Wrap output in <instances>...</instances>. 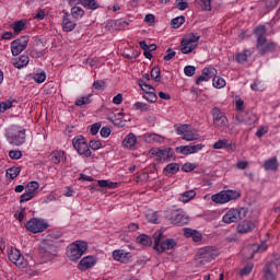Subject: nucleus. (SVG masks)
Returning a JSON list of instances; mask_svg holds the SVG:
<instances>
[{
  "mask_svg": "<svg viewBox=\"0 0 280 280\" xmlns=\"http://www.w3.org/2000/svg\"><path fill=\"white\" fill-rule=\"evenodd\" d=\"M183 23H185V16L184 15L174 18L171 21V27H173V30H178V27H180V25H183Z\"/></svg>",
  "mask_w": 280,
  "mask_h": 280,
  "instance_id": "4c0bfd02",
  "label": "nucleus"
},
{
  "mask_svg": "<svg viewBox=\"0 0 280 280\" xmlns=\"http://www.w3.org/2000/svg\"><path fill=\"white\" fill-rule=\"evenodd\" d=\"M241 196L242 194L236 190H222L219 194L212 195L211 200L217 205H226V202H231V200H237Z\"/></svg>",
  "mask_w": 280,
  "mask_h": 280,
  "instance_id": "20e7f679",
  "label": "nucleus"
},
{
  "mask_svg": "<svg viewBox=\"0 0 280 280\" xmlns=\"http://www.w3.org/2000/svg\"><path fill=\"white\" fill-rule=\"evenodd\" d=\"M144 100H147V102H151L154 103L156 102V100H159V96H156L155 92H149L147 94H144Z\"/></svg>",
  "mask_w": 280,
  "mask_h": 280,
  "instance_id": "13d9d810",
  "label": "nucleus"
},
{
  "mask_svg": "<svg viewBox=\"0 0 280 280\" xmlns=\"http://www.w3.org/2000/svg\"><path fill=\"white\" fill-rule=\"evenodd\" d=\"M160 158L158 159L159 163H165L166 161H172L174 159V149L166 148L159 151Z\"/></svg>",
  "mask_w": 280,
  "mask_h": 280,
  "instance_id": "6ab92c4d",
  "label": "nucleus"
},
{
  "mask_svg": "<svg viewBox=\"0 0 280 280\" xmlns=\"http://www.w3.org/2000/svg\"><path fill=\"white\" fill-rule=\"evenodd\" d=\"M71 15L73 19H82L84 16V9L82 7H72L71 9Z\"/></svg>",
  "mask_w": 280,
  "mask_h": 280,
  "instance_id": "e433bc0d",
  "label": "nucleus"
},
{
  "mask_svg": "<svg viewBox=\"0 0 280 280\" xmlns=\"http://www.w3.org/2000/svg\"><path fill=\"white\" fill-rule=\"evenodd\" d=\"M212 84L215 89H224L226 86V81L220 77H214Z\"/></svg>",
  "mask_w": 280,
  "mask_h": 280,
  "instance_id": "79ce46f5",
  "label": "nucleus"
},
{
  "mask_svg": "<svg viewBox=\"0 0 280 280\" xmlns=\"http://www.w3.org/2000/svg\"><path fill=\"white\" fill-rule=\"evenodd\" d=\"M255 35L257 38V43H261V40H265L266 39V26L259 25L258 27H256Z\"/></svg>",
  "mask_w": 280,
  "mask_h": 280,
  "instance_id": "473e14b6",
  "label": "nucleus"
},
{
  "mask_svg": "<svg viewBox=\"0 0 280 280\" xmlns=\"http://www.w3.org/2000/svg\"><path fill=\"white\" fill-rule=\"evenodd\" d=\"M264 167L267 172H275L279 167V163H277V158H272L267 160L264 164Z\"/></svg>",
  "mask_w": 280,
  "mask_h": 280,
  "instance_id": "cd10ccee",
  "label": "nucleus"
},
{
  "mask_svg": "<svg viewBox=\"0 0 280 280\" xmlns=\"http://www.w3.org/2000/svg\"><path fill=\"white\" fill-rule=\"evenodd\" d=\"M9 260L18 268H27V260L19 249H11L9 253Z\"/></svg>",
  "mask_w": 280,
  "mask_h": 280,
  "instance_id": "ddd939ff",
  "label": "nucleus"
},
{
  "mask_svg": "<svg viewBox=\"0 0 280 280\" xmlns=\"http://www.w3.org/2000/svg\"><path fill=\"white\" fill-rule=\"evenodd\" d=\"M195 198H196V190H187L179 196L178 200L180 202H189L190 200H194Z\"/></svg>",
  "mask_w": 280,
  "mask_h": 280,
  "instance_id": "c85d7f7f",
  "label": "nucleus"
},
{
  "mask_svg": "<svg viewBox=\"0 0 280 280\" xmlns=\"http://www.w3.org/2000/svg\"><path fill=\"white\" fill-rule=\"evenodd\" d=\"M182 139L184 141H198V139H200V135L196 131H190L188 130L183 137Z\"/></svg>",
  "mask_w": 280,
  "mask_h": 280,
  "instance_id": "72a5a7b5",
  "label": "nucleus"
},
{
  "mask_svg": "<svg viewBox=\"0 0 280 280\" xmlns=\"http://www.w3.org/2000/svg\"><path fill=\"white\" fill-rule=\"evenodd\" d=\"M189 130V125L185 124V125H180L176 127V132L177 135H183V137L185 136V133Z\"/></svg>",
  "mask_w": 280,
  "mask_h": 280,
  "instance_id": "052dcab7",
  "label": "nucleus"
},
{
  "mask_svg": "<svg viewBox=\"0 0 280 280\" xmlns=\"http://www.w3.org/2000/svg\"><path fill=\"white\" fill-rule=\"evenodd\" d=\"M19 174H21V167L13 166L7 170V178L11 180H14Z\"/></svg>",
  "mask_w": 280,
  "mask_h": 280,
  "instance_id": "f704fd0d",
  "label": "nucleus"
},
{
  "mask_svg": "<svg viewBox=\"0 0 280 280\" xmlns=\"http://www.w3.org/2000/svg\"><path fill=\"white\" fill-rule=\"evenodd\" d=\"M198 40H200V36L194 33L183 38L179 46L182 54H191L198 47Z\"/></svg>",
  "mask_w": 280,
  "mask_h": 280,
  "instance_id": "39448f33",
  "label": "nucleus"
},
{
  "mask_svg": "<svg viewBox=\"0 0 280 280\" xmlns=\"http://www.w3.org/2000/svg\"><path fill=\"white\" fill-rule=\"evenodd\" d=\"M235 121L236 124H248L249 126L255 124V121H257V116H255L254 114H244L240 113L236 114L235 116Z\"/></svg>",
  "mask_w": 280,
  "mask_h": 280,
  "instance_id": "f3484780",
  "label": "nucleus"
},
{
  "mask_svg": "<svg viewBox=\"0 0 280 280\" xmlns=\"http://www.w3.org/2000/svg\"><path fill=\"white\" fill-rule=\"evenodd\" d=\"M174 56H176V51H174L172 48L166 49V55L164 56L165 62H170Z\"/></svg>",
  "mask_w": 280,
  "mask_h": 280,
  "instance_id": "e2e57ef3",
  "label": "nucleus"
},
{
  "mask_svg": "<svg viewBox=\"0 0 280 280\" xmlns=\"http://www.w3.org/2000/svg\"><path fill=\"white\" fill-rule=\"evenodd\" d=\"M267 264H271V268H279L280 266V256L279 254L273 255V259L271 261H267Z\"/></svg>",
  "mask_w": 280,
  "mask_h": 280,
  "instance_id": "4d7b16f0",
  "label": "nucleus"
},
{
  "mask_svg": "<svg viewBox=\"0 0 280 280\" xmlns=\"http://www.w3.org/2000/svg\"><path fill=\"white\" fill-rule=\"evenodd\" d=\"M60 159H63V161H67V158H65V151L62 152L54 151L50 153V161L55 165H58V163H60Z\"/></svg>",
  "mask_w": 280,
  "mask_h": 280,
  "instance_id": "7c9ffc66",
  "label": "nucleus"
},
{
  "mask_svg": "<svg viewBox=\"0 0 280 280\" xmlns=\"http://www.w3.org/2000/svg\"><path fill=\"white\" fill-rule=\"evenodd\" d=\"M163 231H158L153 234V249L158 253H165V250H172V248H176L177 243L174 238H166L163 241Z\"/></svg>",
  "mask_w": 280,
  "mask_h": 280,
  "instance_id": "f257e3e1",
  "label": "nucleus"
},
{
  "mask_svg": "<svg viewBox=\"0 0 280 280\" xmlns=\"http://www.w3.org/2000/svg\"><path fill=\"white\" fill-rule=\"evenodd\" d=\"M137 242L142 246H152V238L147 234H141L138 236Z\"/></svg>",
  "mask_w": 280,
  "mask_h": 280,
  "instance_id": "c9c22d12",
  "label": "nucleus"
},
{
  "mask_svg": "<svg viewBox=\"0 0 280 280\" xmlns=\"http://www.w3.org/2000/svg\"><path fill=\"white\" fill-rule=\"evenodd\" d=\"M215 68H205L202 74L196 80V84H201V82H209L213 75H215Z\"/></svg>",
  "mask_w": 280,
  "mask_h": 280,
  "instance_id": "a211bd4d",
  "label": "nucleus"
},
{
  "mask_svg": "<svg viewBox=\"0 0 280 280\" xmlns=\"http://www.w3.org/2000/svg\"><path fill=\"white\" fill-rule=\"evenodd\" d=\"M34 194L26 190L23 195L20 197V202H28V200H32L34 198Z\"/></svg>",
  "mask_w": 280,
  "mask_h": 280,
  "instance_id": "bf43d9fd",
  "label": "nucleus"
},
{
  "mask_svg": "<svg viewBox=\"0 0 280 280\" xmlns=\"http://www.w3.org/2000/svg\"><path fill=\"white\" fill-rule=\"evenodd\" d=\"M144 141L147 143H163L165 141V138L158 133H145Z\"/></svg>",
  "mask_w": 280,
  "mask_h": 280,
  "instance_id": "393cba45",
  "label": "nucleus"
},
{
  "mask_svg": "<svg viewBox=\"0 0 280 280\" xmlns=\"http://www.w3.org/2000/svg\"><path fill=\"white\" fill-rule=\"evenodd\" d=\"M88 148L90 150H100V148H102V141H100V140H91L89 142Z\"/></svg>",
  "mask_w": 280,
  "mask_h": 280,
  "instance_id": "6e6d98bb",
  "label": "nucleus"
},
{
  "mask_svg": "<svg viewBox=\"0 0 280 280\" xmlns=\"http://www.w3.org/2000/svg\"><path fill=\"white\" fill-rule=\"evenodd\" d=\"M62 30L63 32H73L75 30V22L71 21V15L69 13L63 14L62 19Z\"/></svg>",
  "mask_w": 280,
  "mask_h": 280,
  "instance_id": "412c9836",
  "label": "nucleus"
},
{
  "mask_svg": "<svg viewBox=\"0 0 280 280\" xmlns=\"http://www.w3.org/2000/svg\"><path fill=\"white\" fill-rule=\"evenodd\" d=\"M38 255L44 261H51L58 255V247L54 243L44 241L38 247Z\"/></svg>",
  "mask_w": 280,
  "mask_h": 280,
  "instance_id": "7ed1b4c3",
  "label": "nucleus"
},
{
  "mask_svg": "<svg viewBox=\"0 0 280 280\" xmlns=\"http://www.w3.org/2000/svg\"><path fill=\"white\" fill-rule=\"evenodd\" d=\"M13 65L15 69H23V67H27L30 65V57L27 55H22Z\"/></svg>",
  "mask_w": 280,
  "mask_h": 280,
  "instance_id": "c756f323",
  "label": "nucleus"
},
{
  "mask_svg": "<svg viewBox=\"0 0 280 280\" xmlns=\"http://www.w3.org/2000/svg\"><path fill=\"white\" fill-rule=\"evenodd\" d=\"M89 250V244L84 241H75L67 247V257L70 261H78Z\"/></svg>",
  "mask_w": 280,
  "mask_h": 280,
  "instance_id": "f03ea898",
  "label": "nucleus"
},
{
  "mask_svg": "<svg viewBox=\"0 0 280 280\" xmlns=\"http://www.w3.org/2000/svg\"><path fill=\"white\" fill-rule=\"evenodd\" d=\"M218 257V254H215V250L211 247H205L197 252L196 259L199 264L205 266V264H209L210 261H213Z\"/></svg>",
  "mask_w": 280,
  "mask_h": 280,
  "instance_id": "1a4fd4ad",
  "label": "nucleus"
},
{
  "mask_svg": "<svg viewBox=\"0 0 280 280\" xmlns=\"http://www.w3.org/2000/svg\"><path fill=\"white\" fill-rule=\"evenodd\" d=\"M25 129L18 131L16 133L12 135L9 139L10 143L13 145H23L25 143Z\"/></svg>",
  "mask_w": 280,
  "mask_h": 280,
  "instance_id": "aec40b11",
  "label": "nucleus"
},
{
  "mask_svg": "<svg viewBox=\"0 0 280 280\" xmlns=\"http://www.w3.org/2000/svg\"><path fill=\"white\" fill-rule=\"evenodd\" d=\"M122 145L129 150H135V145H137V136H135V133L127 135L122 141Z\"/></svg>",
  "mask_w": 280,
  "mask_h": 280,
  "instance_id": "b1692460",
  "label": "nucleus"
},
{
  "mask_svg": "<svg viewBox=\"0 0 280 280\" xmlns=\"http://www.w3.org/2000/svg\"><path fill=\"white\" fill-rule=\"evenodd\" d=\"M256 49L260 56H266V54H275V51H277V43L268 42L266 38L256 43Z\"/></svg>",
  "mask_w": 280,
  "mask_h": 280,
  "instance_id": "f8f14e48",
  "label": "nucleus"
},
{
  "mask_svg": "<svg viewBox=\"0 0 280 280\" xmlns=\"http://www.w3.org/2000/svg\"><path fill=\"white\" fill-rule=\"evenodd\" d=\"M100 128H102V122H95L91 126L90 132L91 135L95 136L97 132H100Z\"/></svg>",
  "mask_w": 280,
  "mask_h": 280,
  "instance_id": "0e129e2a",
  "label": "nucleus"
},
{
  "mask_svg": "<svg viewBox=\"0 0 280 280\" xmlns=\"http://www.w3.org/2000/svg\"><path fill=\"white\" fill-rule=\"evenodd\" d=\"M39 187H40V184H38V182H30L26 185V191L33 194V196H36V191H38Z\"/></svg>",
  "mask_w": 280,
  "mask_h": 280,
  "instance_id": "a19ab883",
  "label": "nucleus"
},
{
  "mask_svg": "<svg viewBox=\"0 0 280 280\" xmlns=\"http://www.w3.org/2000/svg\"><path fill=\"white\" fill-rule=\"evenodd\" d=\"M27 43H30V36L24 35L11 43V51L13 56H19L22 51L27 49Z\"/></svg>",
  "mask_w": 280,
  "mask_h": 280,
  "instance_id": "9b49d317",
  "label": "nucleus"
},
{
  "mask_svg": "<svg viewBox=\"0 0 280 280\" xmlns=\"http://www.w3.org/2000/svg\"><path fill=\"white\" fill-rule=\"evenodd\" d=\"M145 219L148 220V222H152L153 224H158L159 223V213L154 212L152 210H149L145 214Z\"/></svg>",
  "mask_w": 280,
  "mask_h": 280,
  "instance_id": "ea45409f",
  "label": "nucleus"
},
{
  "mask_svg": "<svg viewBox=\"0 0 280 280\" xmlns=\"http://www.w3.org/2000/svg\"><path fill=\"white\" fill-rule=\"evenodd\" d=\"M49 224L45 222V220L33 218L26 222L25 229L31 233H43V231H47Z\"/></svg>",
  "mask_w": 280,
  "mask_h": 280,
  "instance_id": "9d476101",
  "label": "nucleus"
},
{
  "mask_svg": "<svg viewBox=\"0 0 280 280\" xmlns=\"http://www.w3.org/2000/svg\"><path fill=\"white\" fill-rule=\"evenodd\" d=\"M179 170H180V164H178V163H170L163 170V174H164V176H174V174H177V172Z\"/></svg>",
  "mask_w": 280,
  "mask_h": 280,
  "instance_id": "a878e982",
  "label": "nucleus"
},
{
  "mask_svg": "<svg viewBox=\"0 0 280 280\" xmlns=\"http://www.w3.org/2000/svg\"><path fill=\"white\" fill-rule=\"evenodd\" d=\"M253 264H248L246 265L241 271L240 275L241 277H248V275H250L253 272Z\"/></svg>",
  "mask_w": 280,
  "mask_h": 280,
  "instance_id": "09e8293b",
  "label": "nucleus"
},
{
  "mask_svg": "<svg viewBox=\"0 0 280 280\" xmlns=\"http://www.w3.org/2000/svg\"><path fill=\"white\" fill-rule=\"evenodd\" d=\"M113 257L115 261H120V264H130V261H132V254L124 249L114 250Z\"/></svg>",
  "mask_w": 280,
  "mask_h": 280,
  "instance_id": "2eb2a0df",
  "label": "nucleus"
},
{
  "mask_svg": "<svg viewBox=\"0 0 280 280\" xmlns=\"http://www.w3.org/2000/svg\"><path fill=\"white\" fill-rule=\"evenodd\" d=\"M262 272L265 280H277V271L272 268V264L266 262Z\"/></svg>",
  "mask_w": 280,
  "mask_h": 280,
  "instance_id": "5701e85b",
  "label": "nucleus"
},
{
  "mask_svg": "<svg viewBox=\"0 0 280 280\" xmlns=\"http://www.w3.org/2000/svg\"><path fill=\"white\" fill-rule=\"evenodd\" d=\"M196 3H201V9L211 12V0H197Z\"/></svg>",
  "mask_w": 280,
  "mask_h": 280,
  "instance_id": "8fccbe9b",
  "label": "nucleus"
},
{
  "mask_svg": "<svg viewBox=\"0 0 280 280\" xmlns=\"http://www.w3.org/2000/svg\"><path fill=\"white\" fill-rule=\"evenodd\" d=\"M248 210L246 208L231 209L223 215V222L225 224H232L233 222H240L246 218Z\"/></svg>",
  "mask_w": 280,
  "mask_h": 280,
  "instance_id": "423d86ee",
  "label": "nucleus"
},
{
  "mask_svg": "<svg viewBox=\"0 0 280 280\" xmlns=\"http://www.w3.org/2000/svg\"><path fill=\"white\" fill-rule=\"evenodd\" d=\"M33 80L37 84H43V82H45V80H47V74L44 71L40 73H36L33 75Z\"/></svg>",
  "mask_w": 280,
  "mask_h": 280,
  "instance_id": "a18cd8bd",
  "label": "nucleus"
},
{
  "mask_svg": "<svg viewBox=\"0 0 280 280\" xmlns=\"http://www.w3.org/2000/svg\"><path fill=\"white\" fill-rule=\"evenodd\" d=\"M168 220L171 224H174L175 226H185V224H189V215L179 211H173L168 217Z\"/></svg>",
  "mask_w": 280,
  "mask_h": 280,
  "instance_id": "4468645a",
  "label": "nucleus"
},
{
  "mask_svg": "<svg viewBox=\"0 0 280 280\" xmlns=\"http://www.w3.org/2000/svg\"><path fill=\"white\" fill-rule=\"evenodd\" d=\"M184 73L188 78H192V75H196V67H194V66H186L184 68Z\"/></svg>",
  "mask_w": 280,
  "mask_h": 280,
  "instance_id": "5fc2aeb1",
  "label": "nucleus"
},
{
  "mask_svg": "<svg viewBox=\"0 0 280 280\" xmlns=\"http://www.w3.org/2000/svg\"><path fill=\"white\" fill-rule=\"evenodd\" d=\"M194 170H196L195 164H191V163H189V162L185 163V164L182 166V171H183V172H194Z\"/></svg>",
  "mask_w": 280,
  "mask_h": 280,
  "instance_id": "338daca9",
  "label": "nucleus"
},
{
  "mask_svg": "<svg viewBox=\"0 0 280 280\" xmlns=\"http://www.w3.org/2000/svg\"><path fill=\"white\" fill-rule=\"evenodd\" d=\"M93 89H95V91H104V89H106V81L104 80L94 81Z\"/></svg>",
  "mask_w": 280,
  "mask_h": 280,
  "instance_id": "3c124183",
  "label": "nucleus"
},
{
  "mask_svg": "<svg viewBox=\"0 0 280 280\" xmlns=\"http://www.w3.org/2000/svg\"><path fill=\"white\" fill-rule=\"evenodd\" d=\"M151 78L155 82H161V69H159V67L152 68V70H151Z\"/></svg>",
  "mask_w": 280,
  "mask_h": 280,
  "instance_id": "49530a36",
  "label": "nucleus"
},
{
  "mask_svg": "<svg viewBox=\"0 0 280 280\" xmlns=\"http://www.w3.org/2000/svg\"><path fill=\"white\" fill-rule=\"evenodd\" d=\"M23 30H25V22L18 21L14 23L13 25L14 34H20V32H23Z\"/></svg>",
  "mask_w": 280,
  "mask_h": 280,
  "instance_id": "de8ad7c7",
  "label": "nucleus"
},
{
  "mask_svg": "<svg viewBox=\"0 0 280 280\" xmlns=\"http://www.w3.org/2000/svg\"><path fill=\"white\" fill-rule=\"evenodd\" d=\"M97 264V260L93 256H86L82 258L78 265L79 270H82V272L89 270V268H93Z\"/></svg>",
  "mask_w": 280,
  "mask_h": 280,
  "instance_id": "dca6fc26",
  "label": "nucleus"
},
{
  "mask_svg": "<svg viewBox=\"0 0 280 280\" xmlns=\"http://www.w3.org/2000/svg\"><path fill=\"white\" fill-rule=\"evenodd\" d=\"M176 152L184 154V156H189V154H191V150L189 145L177 147Z\"/></svg>",
  "mask_w": 280,
  "mask_h": 280,
  "instance_id": "603ef678",
  "label": "nucleus"
},
{
  "mask_svg": "<svg viewBox=\"0 0 280 280\" xmlns=\"http://www.w3.org/2000/svg\"><path fill=\"white\" fill-rule=\"evenodd\" d=\"M255 229V223L253 221H243L237 225L238 233H250Z\"/></svg>",
  "mask_w": 280,
  "mask_h": 280,
  "instance_id": "bb28decb",
  "label": "nucleus"
},
{
  "mask_svg": "<svg viewBox=\"0 0 280 280\" xmlns=\"http://www.w3.org/2000/svg\"><path fill=\"white\" fill-rule=\"evenodd\" d=\"M10 108H12V102L7 101V102L0 103V115Z\"/></svg>",
  "mask_w": 280,
  "mask_h": 280,
  "instance_id": "680f3d73",
  "label": "nucleus"
},
{
  "mask_svg": "<svg viewBox=\"0 0 280 280\" xmlns=\"http://www.w3.org/2000/svg\"><path fill=\"white\" fill-rule=\"evenodd\" d=\"M211 115L213 125L218 130H226L229 128V118H226V115L220 108H212Z\"/></svg>",
  "mask_w": 280,
  "mask_h": 280,
  "instance_id": "0eeeda50",
  "label": "nucleus"
},
{
  "mask_svg": "<svg viewBox=\"0 0 280 280\" xmlns=\"http://www.w3.org/2000/svg\"><path fill=\"white\" fill-rule=\"evenodd\" d=\"M190 148V154H196V152H200L205 148V144H195V145H189Z\"/></svg>",
  "mask_w": 280,
  "mask_h": 280,
  "instance_id": "774afa93",
  "label": "nucleus"
},
{
  "mask_svg": "<svg viewBox=\"0 0 280 280\" xmlns=\"http://www.w3.org/2000/svg\"><path fill=\"white\" fill-rule=\"evenodd\" d=\"M248 56H253L250 50H244V52H240L236 55L235 60L240 63L246 62V60H248Z\"/></svg>",
  "mask_w": 280,
  "mask_h": 280,
  "instance_id": "58836bf2",
  "label": "nucleus"
},
{
  "mask_svg": "<svg viewBox=\"0 0 280 280\" xmlns=\"http://www.w3.org/2000/svg\"><path fill=\"white\" fill-rule=\"evenodd\" d=\"M91 97H93V94H89L88 96H82L78 98L74 104L75 106H84V104H91Z\"/></svg>",
  "mask_w": 280,
  "mask_h": 280,
  "instance_id": "37998d69",
  "label": "nucleus"
},
{
  "mask_svg": "<svg viewBox=\"0 0 280 280\" xmlns=\"http://www.w3.org/2000/svg\"><path fill=\"white\" fill-rule=\"evenodd\" d=\"M78 4L83 5V8H88V10H97V1L95 0H78Z\"/></svg>",
  "mask_w": 280,
  "mask_h": 280,
  "instance_id": "2f4dec72",
  "label": "nucleus"
},
{
  "mask_svg": "<svg viewBox=\"0 0 280 280\" xmlns=\"http://www.w3.org/2000/svg\"><path fill=\"white\" fill-rule=\"evenodd\" d=\"M9 156H10V159L19 161V159H21V156H23V152L12 150L9 152Z\"/></svg>",
  "mask_w": 280,
  "mask_h": 280,
  "instance_id": "69168bd1",
  "label": "nucleus"
},
{
  "mask_svg": "<svg viewBox=\"0 0 280 280\" xmlns=\"http://www.w3.org/2000/svg\"><path fill=\"white\" fill-rule=\"evenodd\" d=\"M222 148H231V144L229 143V140H226V139L219 140L218 142H215L213 144L214 150H222Z\"/></svg>",
  "mask_w": 280,
  "mask_h": 280,
  "instance_id": "c03bdc74",
  "label": "nucleus"
},
{
  "mask_svg": "<svg viewBox=\"0 0 280 280\" xmlns=\"http://www.w3.org/2000/svg\"><path fill=\"white\" fill-rule=\"evenodd\" d=\"M72 145L74 150L81 155L89 159L91 156V149L89 148V143L86 142V138L80 136L79 138H74L72 140Z\"/></svg>",
  "mask_w": 280,
  "mask_h": 280,
  "instance_id": "6e6552de",
  "label": "nucleus"
},
{
  "mask_svg": "<svg viewBox=\"0 0 280 280\" xmlns=\"http://www.w3.org/2000/svg\"><path fill=\"white\" fill-rule=\"evenodd\" d=\"M133 106L136 110H141V113H145L150 108V105L141 102H137Z\"/></svg>",
  "mask_w": 280,
  "mask_h": 280,
  "instance_id": "864d4df0",
  "label": "nucleus"
},
{
  "mask_svg": "<svg viewBox=\"0 0 280 280\" xmlns=\"http://www.w3.org/2000/svg\"><path fill=\"white\" fill-rule=\"evenodd\" d=\"M184 236L191 237L195 242H202V233L191 228H184Z\"/></svg>",
  "mask_w": 280,
  "mask_h": 280,
  "instance_id": "4be33fe9",
  "label": "nucleus"
}]
</instances>
